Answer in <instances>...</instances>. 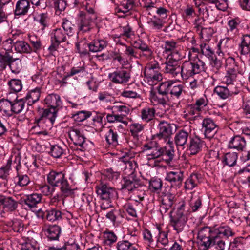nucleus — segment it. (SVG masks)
I'll list each match as a JSON object with an SVG mask.
<instances>
[{
    "label": "nucleus",
    "instance_id": "obj_1",
    "mask_svg": "<svg viewBox=\"0 0 250 250\" xmlns=\"http://www.w3.org/2000/svg\"><path fill=\"white\" fill-rule=\"evenodd\" d=\"M234 235L233 229L228 225H221L218 227L205 226L199 229L198 238L200 240V245L203 250H208L214 246L217 249L225 250L227 249L229 244L228 242H226V240ZM243 241V238L237 237L233 241L229 242V246L232 248L240 249Z\"/></svg>",
    "mask_w": 250,
    "mask_h": 250
},
{
    "label": "nucleus",
    "instance_id": "obj_2",
    "mask_svg": "<svg viewBox=\"0 0 250 250\" xmlns=\"http://www.w3.org/2000/svg\"><path fill=\"white\" fill-rule=\"evenodd\" d=\"M44 103L48 108L42 109L40 111L39 116L35 117V123L39 125L50 122L52 125L57 116L59 109L62 107V102L60 96L57 94H48L44 99Z\"/></svg>",
    "mask_w": 250,
    "mask_h": 250
},
{
    "label": "nucleus",
    "instance_id": "obj_3",
    "mask_svg": "<svg viewBox=\"0 0 250 250\" xmlns=\"http://www.w3.org/2000/svg\"><path fill=\"white\" fill-rule=\"evenodd\" d=\"M46 176L47 183L55 188L59 187L62 196L67 197L74 194L75 189L69 183L64 172L52 170Z\"/></svg>",
    "mask_w": 250,
    "mask_h": 250
},
{
    "label": "nucleus",
    "instance_id": "obj_4",
    "mask_svg": "<svg viewBox=\"0 0 250 250\" xmlns=\"http://www.w3.org/2000/svg\"><path fill=\"white\" fill-rule=\"evenodd\" d=\"M95 10V7L79 11L77 25L80 33L89 32L93 29L94 21L97 17Z\"/></svg>",
    "mask_w": 250,
    "mask_h": 250
},
{
    "label": "nucleus",
    "instance_id": "obj_5",
    "mask_svg": "<svg viewBox=\"0 0 250 250\" xmlns=\"http://www.w3.org/2000/svg\"><path fill=\"white\" fill-rule=\"evenodd\" d=\"M196 57L197 60L192 61L190 59L189 61H185L182 64L181 77L182 80H187L195 74L206 71L207 67L205 63L199 59L197 56Z\"/></svg>",
    "mask_w": 250,
    "mask_h": 250
},
{
    "label": "nucleus",
    "instance_id": "obj_6",
    "mask_svg": "<svg viewBox=\"0 0 250 250\" xmlns=\"http://www.w3.org/2000/svg\"><path fill=\"white\" fill-rule=\"evenodd\" d=\"M185 86L178 83L173 80H168L160 83V92L163 94H169L171 97L179 99L185 93Z\"/></svg>",
    "mask_w": 250,
    "mask_h": 250
},
{
    "label": "nucleus",
    "instance_id": "obj_7",
    "mask_svg": "<svg viewBox=\"0 0 250 250\" xmlns=\"http://www.w3.org/2000/svg\"><path fill=\"white\" fill-rule=\"evenodd\" d=\"M144 74L148 83L152 85L156 84L162 80V75L160 72L159 64L157 62L147 63L145 67Z\"/></svg>",
    "mask_w": 250,
    "mask_h": 250
},
{
    "label": "nucleus",
    "instance_id": "obj_8",
    "mask_svg": "<svg viewBox=\"0 0 250 250\" xmlns=\"http://www.w3.org/2000/svg\"><path fill=\"white\" fill-rule=\"evenodd\" d=\"M174 127V124L164 121H161L158 126L159 132L155 135V137L159 140H164L167 144H172L170 138L173 133Z\"/></svg>",
    "mask_w": 250,
    "mask_h": 250
},
{
    "label": "nucleus",
    "instance_id": "obj_9",
    "mask_svg": "<svg viewBox=\"0 0 250 250\" xmlns=\"http://www.w3.org/2000/svg\"><path fill=\"white\" fill-rule=\"evenodd\" d=\"M96 193L103 201H109L116 197L117 193L115 188L100 181L96 186Z\"/></svg>",
    "mask_w": 250,
    "mask_h": 250
},
{
    "label": "nucleus",
    "instance_id": "obj_10",
    "mask_svg": "<svg viewBox=\"0 0 250 250\" xmlns=\"http://www.w3.org/2000/svg\"><path fill=\"white\" fill-rule=\"evenodd\" d=\"M181 58V55L175 57H170L167 61H166L165 72L171 75L172 77H181V65L179 61Z\"/></svg>",
    "mask_w": 250,
    "mask_h": 250
},
{
    "label": "nucleus",
    "instance_id": "obj_11",
    "mask_svg": "<svg viewBox=\"0 0 250 250\" xmlns=\"http://www.w3.org/2000/svg\"><path fill=\"white\" fill-rule=\"evenodd\" d=\"M160 198L161 204L160 207V211L162 214H163L172 209L175 201V196L165 188L161 192Z\"/></svg>",
    "mask_w": 250,
    "mask_h": 250
},
{
    "label": "nucleus",
    "instance_id": "obj_12",
    "mask_svg": "<svg viewBox=\"0 0 250 250\" xmlns=\"http://www.w3.org/2000/svg\"><path fill=\"white\" fill-rule=\"evenodd\" d=\"M143 188V185L139 179L130 177L128 179H124V183L122 184L121 190L135 193L141 191Z\"/></svg>",
    "mask_w": 250,
    "mask_h": 250
},
{
    "label": "nucleus",
    "instance_id": "obj_13",
    "mask_svg": "<svg viewBox=\"0 0 250 250\" xmlns=\"http://www.w3.org/2000/svg\"><path fill=\"white\" fill-rule=\"evenodd\" d=\"M162 147L156 142H150L144 145V150L147 151V159L148 161L161 158Z\"/></svg>",
    "mask_w": 250,
    "mask_h": 250
},
{
    "label": "nucleus",
    "instance_id": "obj_14",
    "mask_svg": "<svg viewBox=\"0 0 250 250\" xmlns=\"http://www.w3.org/2000/svg\"><path fill=\"white\" fill-rule=\"evenodd\" d=\"M68 135L74 145L82 148H84L86 138L82 129L77 127H71L68 132Z\"/></svg>",
    "mask_w": 250,
    "mask_h": 250
},
{
    "label": "nucleus",
    "instance_id": "obj_15",
    "mask_svg": "<svg viewBox=\"0 0 250 250\" xmlns=\"http://www.w3.org/2000/svg\"><path fill=\"white\" fill-rule=\"evenodd\" d=\"M108 77L115 83L124 84L129 81L130 74L127 70L119 69L109 73Z\"/></svg>",
    "mask_w": 250,
    "mask_h": 250
},
{
    "label": "nucleus",
    "instance_id": "obj_16",
    "mask_svg": "<svg viewBox=\"0 0 250 250\" xmlns=\"http://www.w3.org/2000/svg\"><path fill=\"white\" fill-rule=\"evenodd\" d=\"M4 46L6 44H10L9 47L12 46V44L14 46L15 50L19 53H30L32 52V48L30 45L25 41L17 40L14 42V39H8L3 42Z\"/></svg>",
    "mask_w": 250,
    "mask_h": 250
},
{
    "label": "nucleus",
    "instance_id": "obj_17",
    "mask_svg": "<svg viewBox=\"0 0 250 250\" xmlns=\"http://www.w3.org/2000/svg\"><path fill=\"white\" fill-rule=\"evenodd\" d=\"M183 178V172L177 170L168 172L165 180L170 183L171 187L180 188L182 186Z\"/></svg>",
    "mask_w": 250,
    "mask_h": 250
},
{
    "label": "nucleus",
    "instance_id": "obj_18",
    "mask_svg": "<svg viewBox=\"0 0 250 250\" xmlns=\"http://www.w3.org/2000/svg\"><path fill=\"white\" fill-rule=\"evenodd\" d=\"M202 130L206 138H211L217 132V125L212 119L206 118L202 121Z\"/></svg>",
    "mask_w": 250,
    "mask_h": 250
},
{
    "label": "nucleus",
    "instance_id": "obj_19",
    "mask_svg": "<svg viewBox=\"0 0 250 250\" xmlns=\"http://www.w3.org/2000/svg\"><path fill=\"white\" fill-rule=\"evenodd\" d=\"M214 93L217 94L221 99H226L238 94V91L235 87L232 88L229 85L217 86L214 89Z\"/></svg>",
    "mask_w": 250,
    "mask_h": 250
},
{
    "label": "nucleus",
    "instance_id": "obj_20",
    "mask_svg": "<svg viewBox=\"0 0 250 250\" xmlns=\"http://www.w3.org/2000/svg\"><path fill=\"white\" fill-rule=\"evenodd\" d=\"M205 145L204 141L199 137L196 136L190 138V142L188 147V153L189 155H194L201 151L203 146Z\"/></svg>",
    "mask_w": 250,
    "mask_h": 250
},
{
    "label": "nucleus",
    "instance_id": "obj_21",
    "mask_svg": "<svg viewBox=\"0 0 250 250\" xmlns=\"http://www.w3.org/2000/svg\"><path fill=\"white\" fill-rule=\"evenodd\" d=\"M149 99L152 104L157 105L161 104L165 105L169 101L167 94H163L160 92V84L158 87V93L153 91L150 92Z\"/></svg>",
    "mask_w": 250,
    "mask_h": 250
},
{
    "label": "nucleus",
    "instance_id": "obj_22",
    "mask_svg": "<svg viewBox=\"0 0 250 250\" xmlns=\"http://www.w3.org/2000/svg\"><path fill=\"white\" fill-rule=\"evenodd\" d=\"M30 9L31 4L29 0H19L16 3L14 13L15 16H25Z\"/></svg>",
    "mask_w": 250,
    "mask_h": 250
},
{
    "label": "nucleus",
    "instance_id": "obj_23",
    "mask_svg": "<svg viewBox=\"0 0 250 250\" xmlns=\"http://www.w3.org/2000/svg\"><path fill=\"white\" fill-rule=\"evenodd\" d=\"M187 220V216L174 215L171 216L170 224L173 227L174 230L178 233L184 230Z\"/></svg>",
    "mask_w": 250,
    "mask_h": 250
},
{
    "label": "nucleus",
    "instance_id": "obj_24",
    "mask_svg": "<svg viewBox=\"0 0 250 250\" xmlns=\"http://www.w3.org/2000/svg\"><path fill=\"white\" fill-rule=\"evenodd\" d=\"M125 212L122 209H113L107 213L106 217L115 226L119 225L123 220Z\"/></svg>",
    "mask_w": 250,
    "mask_h": 250
},
{
    "label": "nucleus",
    "instance_id": "obj_25",
    "mask_svg": "<svg viewBox=\"0 0 250 250\" xmlns=\"http://www.w3.org/2000/svg\"><path fill=\"white\" fill-rule=\"evenodd\" d=\"M1 207L3 210L7 212H13L16 210L18 206V202L10 196H6L0 194Z\"/></svg>",
    "mask_w": 250,
    "mask_h": 250
},
{
    "label": "nucleus",
    "instance_id": "obj_26",
    "mask_svg": "<svg viewBox=\"0 0 250 250\" xmlns=\"http://www.w3.org/2000/svg\"><path fill=\"white\" fill-rule=\"evenodd\" d=\"M246 146V142L244 137L241 135H235L229 142L228 147L237 151H243Z\"/></svg>",
    "mask_w": 250,
    "mask_h": 250
},
{
    "label": "nucleus",
    "instance_id": "obj_27",
    "mask_svg": "<svg viewBox=\"0 0 250 250\" xmlns=\"http://www.w3.org/2000/svg\"><path fill=\"white\" fill-rule=\"evenodd\" d=\"M143 204L140 202H137V199L134 200L133 203H127L124 207L126 212L129 215L134 218H137V213L141 211Z\"/></svg>",
    "mask_w": 250,
    "mask_h": 250
},
{
    "label": "nucleus",
    "instance_id": "obj_28",
    "mask_svg": "<svg viewBox=\"0 0 250 250\" xmlns=\"http://www.w3.org/2000/svg\"><path fill=\"white\" fill-rule=\"evenodd\" d=\"M155 108L146 106L140 110L139 116L143 122L149 123L155 119Z\"/></svg>",
    "mask_w": 250,
    "mask_h": 250
},
{
    "label": "nucleus",
    "instance_id": "obj_29",
    "mask_svg": "<svg viewBox=\"0 0 250 250\" xmlns=\"http://www.w3.org/2000/svg\"><path fill=\"white\" fill-rule=\"evenodd\" d=\"M61 227L56 225H49L45 231V234L50 241H58L61 233Z\"/></svg>",
    "mask_w": 250,
    "mask_h": 250
},
{
    "label": "nucleus",
    "instance_id": "obj_30",
    "mask_svg": "<svg viewBox=\"0 0 250 250\" xmlns=\"http://www.w3.org/2000/svg\"><path fill=\"white\" fill-rule=\"evenodd\" d=\"M154 234H158L157 236V246L158 247H166L168 246L169 241L167 237V232L162 231L160 226H157L156 230L153 231Z\"/></svg>",
    "mask_w": 250,
    "mask_h": 250
},
{
    "label": "nucleus",
    "instance_id": "obj_31",
    "mask_svg": "<svg viewBox=\"0 0 250 250\" xmlns=\"http://www.w3.org/2000/svg\"><path fill=\"white\" fill-rule=\"evenodd\" d=\"M200 175L197 173L191 174L184 182V189L187 190H192L200 183Z\"/></svg>",
    "mask_w": 250,
    "mask_h": 250
},
{
    "label": "nucleus",
    "instance_id": "obj_32",
    "mask_svg": "<svg viewBox=\"0 0 250 250\" xmlns=\"http://www.w3.org/2000/svg\"><path fill=\"white\" fill-rule=\"evenodd\" d=\"M164 50L165 52L170 54L172 57L181 55L177 42L172 40L165 42Z\"/></svg>",
    "mask_w": 250,
    "mask_h": 250
},
{
    "label": "nucleus",
    "instance_id": "obj_33",
    "mask_svg": "<svg viewBox=\"0 0 250 250\" xmlns=\"http://www.w3.org/2000/svg\"><path fill=\"white\" fill-rule=\"evenodd\" d=\"M193 2L196 7L199 8L200 13L209 17L212 15V7L211 5H208L205 0H194Z\"/></svg>",
    "mask_w": 250,
    "mask_h": 250
},
{
    "label": "nucleus",
    "instance_id": "obj_34",
    "mask_svg": "<svg viewBox=\"0 0 250 250\" xmlns=\"http://www.w3.org/2000/svg\"><path fill=\"white\" fill-rule=\"evenodd\" d=\"M108 42L104 39H96L93 40L89 43V49L90 52H99L107 47Z\"/></svg>",
    "mask_w": 250,
    "mask_h": 250
},
{
    "label": "nucleus",
    "instance_id": "obj_35",
    "mask_svg": "<svg viewBox=\"0 0 250 250\" xmlns=\"http://www.w3.org/2000/svg\"><path fill=\"white\" fill-rule=\"evenodd\" d=\"M41 93V88L36 87L28 91L24 99L27 102L28 105H32L39 100Z\"/></svg>",
    "mask_w": 250,
    "mask_h": 250
},
{
    "label": "nucleus",
    "instance_id": "obj_36",
    "mask_svg": "<svg viewBox=\"0 0 250 250\" xmlns=\"http://www.w3.org/2000/svg\"><path fill=\"white\" fill-rule=\"evenodd\" d=\"M239 49L241 55H250V35H244L241 38Z\"/></svg>",
    "mask_w": 250,
    "mask_h": 250
},
{
    "label": "nucleus",
    "instance_id": "obj_37",
    "mask_svg": "<svg viewBox=\"0 0 250 250\" xmlns=\"http://www.w3.org/2000/svg\"><path fill=\"white\" fill-rule=\"evenodd\" d=\"M66 35L62 29L60 28L52 30L50 34L51 41H55L60 43L66 41Z\"/></svg>",
    "mask_w": 250,
    "mask_h": 250
},
{
    "label": "nucleus",
    "instance_id": "obj_38",
    "mask_svg": "<svg viewBox=\"0 0 250 250\" xmlns=\"http://www.w3.org/2000/svg\"><path fill=\"white\" fill-rule=\"evenodd\" d=\"M42 198L41 194L33 193L27 196L26 198L24 199V203L30 209H32L36 207L37 205L41 202Z\"/></svg>",
    "mask_w": 250,
    "mask_h": 250
},
{
    "label": "nucleus",
    "instance_id": "obj_39",
    "mask_svg": "<svg viewBox=\"0 0 250 250\" xmlns=\"http://www.w3.org/2000/svg\"><path fill=\"white\" fill-rule=\"evenodd\" d=\"M241 23V20L238 18H235L229 20L228 22L229 28L227 34H231L235 36L239 33V26Z\"/></svg>",
    "mask_w": 250,
    "mask_h": 250
},
{
    "label": "nucleus",
    "instance_id": "obj_40",
    "mask_svg": "<svg viewBox=\"0 0 250 250\" xmlns=\"http://www.w3.org/2000/svg\"><path fill=\"white\" fill-rule=\"evenodd\" d=\"M189 134L183 129L177 132L174 137V141L177 146H183L187 144Z\"/></svg>",
    "mask_w": 250,
    "mask_h": 250
},
{
    "label": "nucleus",
    "instance_id": "obj_41",
    "mask_svg": "<svg viewBox=\"0 0 250 250\" xmlns=\"http://www.w3.org/2000/svg\"><path fill=\"white\" fill-rule=\"evenodd\" d=\"M168 146L162 147V158L164 160L167 164L170 163L173 159L174 156V150L172 144H168Z\"/></svg>",
    "mask_w": 250,
    "mask_h": 250
},
{
    "label": "nucleus",
    "instance_id": "obj_42",
    "mask_svg": "<svg viewBox=\"0 0 250 250\" xmlns=\"http://www.w3.org/2000/svg\"><path fill=\"white\" fill-rule=\"evenodd\" d=\"M238 154L236 152H228L224 154L222 159L224 165L233 167L236 164Z\"/></svg>",
    "mask_w": 250,
    "mask_h": 250
},
{
    "label": "nucleus",
    "instance_id": "obj_43",
    "mask_svg": "<svg viewBox=\"0 0 250 250\" xmlns=\"http://www.w3.org/2000/svg\"><path fill=\"white\" fill-rule=\"evenodd\" d=\"M125 236H124L123 239L119 240L116 244L117 250H138L133 246V243L129 240L125 239Z\"/></svg>",
    "mask_w": 250,
    "mask_h": 250
},
{
    "label": "nucleus",
    "instance_id": "obj_44",
    "mask_svg": "<svg viewBox=\"0 0 250 250\" xmlns=\"http://www.w3.org/2000/svg\"><path fill=\"white\" fill-rule=\"evenodd\" d=\"M202 198L199 194H192L189 201V206L193 212L197 211L202 206Z\"/></svg>",
    "mask_w": 250,
    "mask_h": 250
},
{
    "label": "nucleus",
    "instance_id": "obj_45",
    "mask_svg": "<svg viewBox=\"0 0 250 250\" xmlns=\"http://www.w3.org/2000/svg\"><path fill=\"white\" fill-rule=\"evenodd\" d=\"M208 5H211L212 9L216 8L219 10L225 11L228 7V0H205Z\"/></svg>",
    "mask_w": 250,
    "mask_h": 250
},
{
    "label": "nucleus",
    "instance_id": "obj_46",
    "mask_svg": "<svg viewBox=\"0 0 250 250\" xmlns=\"http://www.w3.org/2000/svg\"><path fill=\"white\" fill-rule=\"evenodd\" d=\"M13 57L10 52L7 51H3L0 53V67L2 70L6 68L7 66H9L13 60Z\"/></svg>",
    "mask_w": 250,
    "mask_h": 250
},
{
    "label": "nucleus",
    "instance_id": "obj_47",
    "mask_svg": "<svg viewBox=\"0 0 250 250\" xmlns=\"http://www.w3.org/2000/svg\"><path fill=\"white\" fill-rule=\"evenodd\" d=\"M239 181L243 184L250 185V169L245 167L238 172Z\"/></svg>",
    "mask_w": 250,
    "mask_h": 250
},
{
    "label": "nucleus",
    "instance_id": "obj_48",
    "mask_svg": "<svg viewBox=\"0 0 250 250\" xmlns=\"http://www.w3.org/2000/svg\"><path fill=\"white\" fill-rule=\"evenodd\" d=\"M25 101L24 98L16 99L11 103V111L15 114H19L24 108Z\"/></svg>",
    "mask_w": 250,
    "mask_h": 250
},
{
    "label": "nucleus",
    "instance_id": "obj_49",
    "mask_svg": "<svg viewBox=\"0 0 250 250\" xmlns=\"http://www.w3.org/2000/svg\"><path fill=\"white\" fill-rule=\"evenodd\" d=\"M105 138L106 142L109 145H116L118 144L119 136L115 129L110 128L106 133Z\"/></svg>",
    "mask_w": 250,
    "mask_h": 250
},
{
    "label": "nucleus",
    "instance_id": "obj_50",
    "mask_svg": "<svg viewBox=\"0 0 250 250\" xmlns=\"http://www.w3.org/2000/svg\"><path fill=\"white\" fill-rule=\"evenodd\" d=\"M62 219V212L56 209L51 208L46 210V219L50 222L60 220Z\"/></svg>",
    "mask_w": 250,
    "mask_h": 250
},
{
    "label": "nucleus",
    "instance_id": "obj_51",
    "mask_svg": "<svg viewBox=\"0 0 250 250\" xmlns=\"http://www.w3.org/2000/svg\"><path fill=\"white\" fill-rule=\"evenodd\" d=\"M227 37L222 39L217 45L218 50L222 48L225 51H227L226 49H230L232 47L231 40L234 39L235 36L232 35L227 34Z\"/></svg>",
    "mask_w": 250,
    "mask_h": 250
},
{
    "label": "nucleus",
    "instance_id": "obj_52",
    "mask_svg": "<svg viewBox=\"0 0 250 250\" xmlns=\"http://www.w3.org/2000/svg\"><path fill=\"white\" fill-rule=\"evenodd\" d=\"M76 46L79 54L83 55H86L89 54V43L86 42L85 38L80 41L76 44Z\"/></svg>",
    "mask_w": 250,
    "mask_h": 250
},
{
    "label": "nucleus",
    "instance_id": "obj_53",
    "mask_svg": "<svg viewBox=\"0 0 250 250\" xmlns=\"http://www.w3.org/2000/svg\"><path fill=\"white\" fill-rule=\"evenodd\" d=\"M120 173L117 171H114L112 168H107L103 171L102 174V179H107L111 181L116 180L120 176Z\"/></svg>",
    "mask_w": 250,
    "mask_h": 250
},
{
    "label": "nucleus",
    "instance_id": "obj_54",
    "mask_svg": "<svg viewBox=\"0 0 250 250\" xmlns=\"http://www.w3.org/2000/svg\"><path fill=\"white\" fill-rule=\"evenodd\" d=\"M128 129L132 137H138L139 134L144 129V125L139 123H134L129 125Z\"/></svg>",
    "mask_w": 250,
    "mask_h": 250
},
{
    "label": "nucleus",
    "instance_id": "obj_55",
    "mask_svg": "<svg viewBox=\"0 0 250 250\" xmlns=\"http://www.w3.org/2000/svg\"><path fill=\"white\" fill-rule=\"evenodd\" d=\"M111 109L112 110L114 113H116L119 115H123L122 116L124 119H125V117L130 111L128 107L123 104H118L117 103L112 106Z\"/></svg>",
    "mask_w": 250,
    "mask_h": 250
},
{
    "label": "nucleus",
    "instance_id": "obj_56",
    "mask_svg": "<svg viewBox=\"0 0 250 250\" xmlns=\"http://www.w3.org/2000/svg\"><path fill=\"white\" fill-rule=\"evenodd\" d=\"M104 242L106 244L110 246L116 243L118 239L116 234L112 231L107 230L103 232Z\"/></svg>",
    "mask_w": 250,
    "mask_h": 250
},
{
    "label": "nucleus",
    "instance_id": "obj_57",
    "mask_svg": "<svg viewBox=\"0 0 250 250\" xmlns=\"http://www.w3.org/2000/svg\"><path fill=\"white\" fill-rule=\"evenodd\" d=\"M62 27L64 32L68 36H72L75 33V25L68 20L63 19L62 23Z\"/></svg>",
    "mask_w": 250,
    "mask_h": 250
},
{
    "label": "nucleus",
    "instance_id": "obj_58",
    "mask_svg": "<svg viewBox=\"0 0 250 250\" xmlns=\"http://www.w3.org/2000/svg\"><path fill=\"white\" fill-rule=\"evenodd\" d=\"M74 4L75 6H80L81 8L85 10L88 8L95 7V0H74Z\"/></svg>",
    "mask_w": 250,
    "mask_h": 250
},
{
    "label": "nucleus",
    "instance_id": "obj_59",
    "mask_svg": "<svg viewBox=\"0 0 250 250\" xmlns=\"http://www.w3.org/2000/svg\"><path fill=\"white\" fill-rule=\"evenodd\" d=\"M8 85L10 91L14 93L20 91L22 88L21 81L19 79H11L8 82Z\"/></svg>",
    "mask_w": 250,
    "mask_h": 250
},
{
    "label": "nucleus",
    "instance_id": "obj_60",
    "mask_svg": "<svg viewBox=\"0 0 250 250\" xmlns=\"http://www.w3.org/2000/svg\"><path fill=\"white\" fill-rule=\"evenodd\" d=\"M200 46L201 53L203 55H205L209 59H213L214 58V52L208 44L203 43L201 44Z\"/></svg>",
    "mask_w": 250,
    "mask_h": 250
},
{
    "label": "nucleus",
    "instance_id": "obj_61",
    "mask_svg": "<svg viewBox=\"0 0 250 250\" xmlns=\"http://www.w3.org/2000/svg\"><path fill=\"white\" fill-rule=\"evenodd\" d=\"M37 21L41 26V29L43 30L49 26V17L47 12L41 13L38 16Z\"/></svg>",
    "mask_w": 250,
    "mask_h": 250
},
{
    "label": "nucleus",
    "instance_id": "obj_62",
    "mask_svg": "<svg viewBox=\"0 0 250 250\" xmlns=\"http://www.w3.org/2000/svg\"><path fill=\"white\" fill-rule=\"evenodd\" d=\"M142 6L148 12V14L151 15V12H153L156 8V0H142Z\"/></svg>",
    "mask_w": 250,
    "mask_h": 250
},
{
    "label": "nucleus",
    "instance_id": "obj_63",
    "mask_svg": "<svg viewBox=\"0 0 250 250\" xmlns=\"http://www.w3.org/2000/svg\"><path fill=\"white\" fill-rule=\"evenodd\" d=\"M39 188L41 192L46 196H52L55 191V188L49 184H44L39 186Z\"/></svg>",
    "mask_w": 250,
    "mask_h": 250
},
{
    "label": "nucleus",
    "instance_id": "obj_64",
    "mask_svg": "<svg viewBox=\"0 0 250 250\" xmlns=\"http://www.w3.org/2000/svg\"><path fill=\"white\" fill-rule=\"evenodd\" d=\"M9 67L12 73H19L22 69L21 60L19 58H13Z\"/></svg>",
    "mask_w": 250,
    "mask_h": 250
}]
</instances>
